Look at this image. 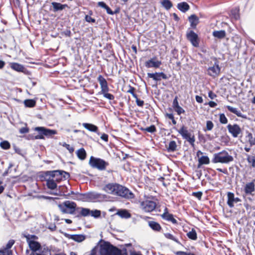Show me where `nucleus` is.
Masks as SVG:
<instances>
[{"instance_id":"1","label":"nucleus","mask_w":255,"mask_h":255,"mask_svg":"<svg viewBox=\"0 0 255 255\" xmlns=\"http://www.w3.org/2000/svg\"><path fill=\"white\" fill-rule=\"evenodd\" d=\"M101 255H128L126 250L122 251L108 242H104L100 246Z\"/></svg>"},{"instance_id":"2","label":"nucleus","mask_w":255,"mask_h":255,"mask_svg":"<svg viewBox=\"0 0 255 255\" xmlns=\"http://www.w3.org/2000/svg\"><path fill=\"white\" fill-rule=\"evenodd\" d=\"M233 157L226 150H223L213 155L212 162L214 163H229L233 161Z\"/></svg>"},{"instance_id":"3","label":"nucleus","mask_w":255,"mask_h":255,"mask_svg":"<svg viewBox=\"0 0 255 255\" xmlns=\"http://www.w3.org/2000/svg\"><path fill=\"white\" fill-rule=\"evenodd\" d=\"M58 207L62 213L71 215L74 214L77 209L76 203L70 200L59 204Z\"/></svg>"},{"instance_id":"4","label":"nucleus","mask_w":255,"mask_h":255,"mask_svg":"<svg viewBox=\"0 0 255 255\" xmlns=\"http://www.w3.org/2000/svg\"><path fill=\"white\" fill-rule=\"evenodd\" d=\"M98 81L101 86V91L100 93L103 95V96L110 100H113L115 99V96L110 93H108L109 88L108 85V83L106 79L101 75H100L98 77Z\"/></svg>"},{"instance_id":"5","label":"nucleus","mask_w":255,"mask_h":255,"mask_svg":"<svg viewBox=\"0 0 255 255\" xmlns=\"http://www.w3.org/2000/svg\"><path fill=\"white\" fill-rule=\"evenodd\" d=\"M34 130L38 131L39 134L35 136V139H44V136L47 137H52L53 135L57 134V131L54 129L47 128L43 127H37L34 128Z\"/></svg>"},{"instance_id":"6","label":"nucleus","mask_w":255,"mask_h":255,"mask_svg":"<svg viewBox=\"0 0 255 255\" xmlns=\"http://www.w3.org/2000/svg\"><path fill=\"white\" fill-rule=\"evenodd\" d=\"M126 199H132L133 194L127 188L118 184L115 195Z\"/></svg>"},{"instance_id":"7","label":"nucleus","mask_w":255,"mask_h":255,"mask_svg":"<svg viewBox=\"0 0 255 255\" xmlns=\"http://www.w3.org/2000/svg\"><path fill=\"white\" fill-rule=\"evenodd\" d=\"M89 164L92 167L97 168L100 170H105L109 164L103 159L93 156L90 157Z\"/></svg>"},{"instance_id":"8","label":"nucleus","mask_w":255,"mask_h":255,"mask_svg":"<svg viewBox=\"0 0 255 255\" xmlns=\"http://www.w3.org/2000/svg\"><path fill=\"white\" fill-rule=\"evenodd\" d=\"M49 175L52 177L55 181L59 183L63 180L67 179L69 177V174L63 170H54L48 171Z\"/></svg>"},{"instance_id":"9","label":"nucleus","mask_w":255,"mask_h":255,"mask_svg":"<svg viewBox=\"0 0 255 255\" xmlns=\"http://www.w3.org/2000/svg\"><path fill=\"white\" fill-rule=\"evenodd\" d=\"M89 202H103L111 200V197L96 192H89Z\"/></svg>"},{"instance_id":"10","label":"nucleus","mask_w":255,"mask_h":255,"mask_svg":"<svg viewBox=\"0 0 255 255\" xmlns=\"http://www.w3.org/2000/svg\"><path fill=\"white\" fill-rule=\"evenodd\" d=\"M177 131L181 135L183 138L188 141L191 145H194L195 141L194 135L189 132L187 127L182 126Z\"/></svg>"},{"instance_id":"11","label":"nucleus","mask_w":255,"mask_h":255,"mask_svg":"<svg viewBox=\"0 0 255 255\" xmlns=\"http://www.w3.org/2000/svg\"><path fill=\"white\" fill-rule=\"evenodd\" d=\"M140 205L142 210L146 212H150L153 211L156 206L155 202L147 200L141 202Z\"/></svg>"},{"instance_id":"12","label":"nucleus","mask_w":255,"mask_h":255,"mask_svg":"<svg viewBox=\"0 0 255 255\" xmlns=\"http://www.w3.org/2000/svg\"><path fill=\"white\" fill-rule=\"evenodd\" d=\"M227 128L229 132L231 134L233 137H238L240 134H242L241 128L238 124H229Z\"/></svg>"},{"instance_id":"13","label":"nucleus","mask_w":255,"mask_h":255,"mask_svg":"<svg viewBox=\"0 0 255 255\" xmlns=\"http://www.w3.org/2000/svg\"><path fill=\"white\" fill-rule=\"evenodd\" d=\"M221 68L219 66V62L216 59V61L213 66H211L207 69L208 74L213 77L218 76L220 73Z\"/></svg>"},{"instance_id":"14","label":"nucleus","mask_w":255,"mask_h":255,"mask_svg":"<svg viewBox=\"0 0 255 255\" xmlns=\"http://www.w3.org/2000/svg\"><path fill=\"white\" fill-rule=\"evenodd\" d=\"M186 37L191 44L195 47H198L199 45L198 35L193 30L187 32Z\"/></svg>"},{"instance_id":"15","label":"nucleus","mask_w":255,"mask_h":255,"mask_svg":"<svg viewBox=\"0 0 255 255\" xmlns=\"http://www.w3.org/2000/svg\"><path fill=\"white\" fill-rule=\"evenodd\" d=\"M255 179L252 182L246 183L244 187V191L246 195H252L255 191Z\"/></svg>"},{"instance_id":"16","label":"nucleus","mask_w":255,"mask_h":255,"mask_svg":"<svg viewBox=\"0 0 255 255\" xmlns=\"http://www.w3.org/2000/svg\"><path fill=\"white\" fill-rule=\"evenodd\" d=\"M148 78H152L155 81H160L162 79H167L168 78L167 75L163 72L155 73H147Z\"/></svg>"},{"instance_id":"17","label":"nucleus","mask_w":255,"mask_h":255,"mask_svg":"<svg viewBox=\"0 0 255 255\" xmlns=\"http://www.w3.org/2000/svg\"><path fill=\"white\" fill-rule=\"evenodd\" d=\"M117 186V183H109L104 187L103 190L109 194L115 195Z\"/></svg>"},{"instance_id":"18","label":"nucleus","mask_w":255,"mask_h":255,"mask_svg":"<svg viewBox=\"0 0 255 255\" xmlns=\"http://www.w3.org/2000/svg\"><path fill=\"white\" fill-rule=\"evenodd\" d=\"M227 196V204L230 208H233L234 206V203H237L240 201L239 198H235L234 194L233 193L228 192Z\"/></svg>"},{"instance_id":"19","label":"nucleus","mask_w":255,"mask_h":255,"mask_svg":"<svg viewBox=\"0 0 255 255\" xmlns=\"http://www.w3.org/2000/svg\"><path fill=\"white\" fill-rule=\"evenodd\" d=\"M154 58L150 59V60L146 61L145 66L147 68H158L161 64V61H155Z\"/></svg>"},{"instance_id":"20","label":"nucleus","mask_w":255,"mask_h":255,"mask_svg":"<svg viewBox=\"0 0 255 255\" xmlns=\"http://www.w3.org/2000/svg\"><path fill=\"white\" fill-rule=\"evenodd\" d=\"M226 108L230 112L235 114L238 117L242 118L243 119H247V116L243 114L240 111L238 110V109L230 106H227Z\"/></svg>"},{"instance_id":"21","label":"nucleus","mask_w":255,"mask_h":255,"mask_svg":"<svg viewBox=\"0 0 255 255\" xmlns=\"http://www.w3.org/2000/svg\"><path fill=\"white\" fill-rule=\"evenodd\" d=\"M76 211L79 213L77 217H87L89 216L91 213V210L89 209L83 207H78Z\"/></svg>"},{"instance_id":"22","label":"nucleus","mask_w":255,"mask_h":255,"mask_svg":"<svg viewBox=\"0 0 255 255\" xmlns=\"http://www.w3.org/2000/svg\"><path fill=\"white\" fill-rule=\"evenodd\" d=\"M32 252L39 251L41 249V245L36 241H32L28 244Z\"/></svg>"},{"instance_id":"23","label":"nucleus","mask_w":255,"mask_h":255,"mask_svg":"<svg viewBox=\"0 0 255 255\" xmlns=\"http://www.w3.org/2000/svg\"><path fill=\"white\" fill-rule=\"evenodd\" d=\"M83 126L88 129V130L92 132H96L97 134L100 135V132H98V128L92 124H89V123H83Z\"/></svg>"},{"instance_id":"24","label":"nucleus","mask_w":255,"mask_h":255,"mask_svg":"<svg viewBox=\"0 0 255 255\" xmlns=\"http://www.w3.org/2000/svg\"><path fill=\"white\" fill-rule=\"evenodd\" d=\"M51 4L53 6L54 12H57L59 10H62L65 7H68V5L66 4H63L59 2H52Z\"/></svg>"},{"instance_id":"25","label":"nucleus","mask_w":255,"mask_h":255,"mask_svg":"<svg viewBox=\"0 0 255 255\" xmlns=\"http://www.w3.org/2000/svg\"><path fill=\"white\" fill-rule=\"evenodd\" d=\"M10 67L13 70L16 71L17 72H24L26 70L22 65H21L17 63H11Z\"/></svg>"},{"instance_id":"26","label":"nucleus","mask_w":255,"mask_h":255,"mask_svg":"<svg viewBox=\"0 0 255 255\" xmlns=\"http://www.w3.org/2000/svg\"><path fill=\"white\" fill-rule=\"evenodd\" d=\"M161 217L163 219L168 221L171 222L173 224H176L177 223V220L174 218L172 214H169L168 212H164L162 215Z\"/></svg>"},{"instance_id":"27","label":"nucleus","mask_w":255,"mask_h":255,"mask_svg":"<svg viewBox=\"0 0 255 255\" xmlns=\"http://www.w3.org/2000/svg\"><path fill=\"white\" fill-rule=\"evenodd\" d=\"M189 21L191 27L195 28L199 22V18L195 14H192L189 17Z\"/></svg>"},{"instance_id":"28","label":"nucleus","mask_w":255,"mask_h":255,"mask_svg":"<svg viewBox=\"0 0 255 255\" xmlns=\"http://www.w3.org/2000/svg\"><path fill=\"white\" fill-rule=\"evenodd\" d=\"M76 195L77 196L74 198V199L84 202H89V192L84 194L77 193Z\"/></svg>"},{"instance_id":"29","label":"nucleus","mask_w":255,"mask_h":255,"mask_svg":"<svg viewBox=\"0 0 255 255\" xmlns=\"http://www.w3.org/2000/svg\"><path fill=\"white\" fill-rule=\"evenodd\" d=\"M148 224L150 228L154 231L159 232L161 230L160 225L157 222L150 221L148 222Z\"/></svg>"},{"instance_id":"30","label":"nucleus","mask_w":255,"mask_h":255,"mask_svg":"<svg viewBox=\"0 0 255 255\" xmlns=\"http://www.w3.org/2000/svg\"><path fill=\"white\" fill-rule=\"evenodd\" d=\"M246 138L248 139V142L250 145V147L255 145V137H253V134L249 131L246 132Z\"/></svg>"},{"instance_id":"31","label":"nucleus","mask_w":255,"mask_h":255,"mask_svg":"<svg viewBox=\"0 0 255 255\" xmlns=\"http://www.w3.org/2000/svg\"><path fill=\"white\" fill-rule=\"evenodd\" d=\"M198 162V167H199L201 165L208 164L210 163V159L207 156H202L199 158Z\"/></svg>"},{"instance_id":"32","label":"nucleus","mask_w":255,"mask_h":255,"mask_svg":"<svg viewBox=\"0 0 255 255\" xmlns=\"http://www.w3.org/2000/svg\"><path fill=\"white\" fill-rule=\"evenodd\" d=\"M117 214L122 218L128 219L131 217L130 214L126 210H120Z\"/></svg>"},{"instance_id":"33","label":"nucleus","mask_w":255,"mask_h":255,"mask_svg":"<svg viewBox=\"0 0 255 255\" xmlns=\"http://www.w3.org/2000/svg\"><path fill=\"white\" fill-rule=\"evenodd\" d=\"M177 8L180 11L185 12L189 9V5L186 2H182L178 4Z\"/></svg>"},{"instance_id":"34","label":"nucleus","mask_w":255,"mask_h":255,"mask_svg":"<svg viewBox=\"0 0 255 255\" xmlns=\"http://www.w3.org/2000/svg\"><path fill=\"white\" fill-rule=\"evenodd\" d=\"M56 181L54 179H49L46 181V185L49 189L53 190L56 188L57 184Z\"/></svg>"},{"instance_id":"35","label":"nucleus","mask_w":255,"mask_h":255,"mask_svg":"<svg viewBox=\"0 0 255 255\" xmlns=\"http://www.w3.org/2000/svg\"><path fill=\"white\" fill-rule=\"evenodd\" d=\"M78 157L81 160H84L86 157V152L84 148H81L76 152Z\"/></svg>"},{"instance_id":"36","label":"nucleus","mask_w":255,"mask_h":255,"mask_svg":"<svg viewBox=\"0 0 255 255\" xmlns=\"http://www.w3.org/2000/svg\"><path fill=\"white\" fill-rule=\"evenodd\" d=\"M231 16L232 18H234L235 20H237L240 18V14H239V8L238 7H236L233 8L231 11Z\"/></svg>"},{"instance_id":"37","label":"nucleus","mask_w":255,"mask_h":255,"mask_svg":"<svg viewBox=\"0 0 255 255\" xmlns=\"http://www.w3.org/2000/svg\"><path fill=\"white\" fill-rule=\"evenodd\" d=\"M71 238L74 241L80 243L85 240V236L83 235H73Z\"/></svg>"},{"instance_id":"38","label":"nucleus","mask_w":255,"mask_h":255,"mask_svg":"<svg viewBox=\"0 0 255 255\" xmlns=\"http://www.w3.org/2000/svg\"><path fill=\"white\" fill-rule=\"evenodd\" d=\"M177 149V144L176 142L172 140L169 142L168 147H167V150L168 152H174Z\"/></svg>"},{"instance_id":"39","label":"nucleus","mask_w":255,"mask_h":255,"mask_svg":"<svg viewBox=\"0 0 255 255\" xmlns=\"http://www.w3.org/2000/svg\"><path fill=\"white\" fill-rule=\"evenodd\" d=\"M161 4L162 6L167 10H169L173 6L171 1L170 0H163L161 1Z\"/></svg>"},{"instance_id":"40","label":"nucleus","mask_w":255,"mask_h":255,"mask_svg":"<svg viewBox=\"0 0 255 255\" xmlns=\"http://www.w3.org/2000/svg\"><path fill=\"white\" fill-rule=\"evenodd\" d=\"M248 162L253 167L255 168V156L246 154Z\"/></svg>"},{"instance_id":"41","label":"nucleus","mask_w":255,"mask_h":255,"mask_svg":"<svg viewBox=\"0 0 255 255\" xmlns=\"http://www.w3.org/2000/svg\"><path fill=\"white\" fill-rule=\"evenodd\" d=\"M24 104L26 107L33 108L36 105V102L33 99H27L24 100Z\"/></svg>"},{"instance_id":"42","label":"nucleus","mask_w":255,"mask_h":255,"mask_svg":"<svg viewBox=\"0 0 255 255\" xmlns=\"http://www.w3.org/2000/svg\"><path fill=\"white\" fill-rule=\"evenodd\" d=\"M214 37L218 38H223L226 36V32L224 30L215 31L213 33Z\"/></svg>"},{"instance_id":"43","label":"nucleus","mask_w":255,"mask_h":255,"mask_svg":"<svg viewBox=\"0 0 255 255\" xmlns=\"http://www.w3.org/2000/svg\"><path fill=\"white\" fill-rule=\"evenodd\" d=\"M187 237L192 240H196L197 239V233L193 229L187 234Z\"/></svg>"},{"instance_id":"44","label":"nucleus","mask_w":255,"mask_h":255,"mask_svg":"<svg viewBox=\"0 0 255 255\" xmlns=\"http://www.w3.org/2000/svg\"><path fill=\"white\" fill-rule=\"evenodd\" d=\"M141 130L143 131H147L148 132L153 133L156 131V128L154 125H151L149 127L142 128Z\"/></svg>"},{"instance_id":"45","label":"nucleus","mask_w":255,"mask_h":255,"mask_svg":"<svg viewBox=\"0 0 255 255\" xmlns=\"http://www.w3.org/2000/svg\"><path fill=\"white\" fill-rule=\"evenodd\" d=\"M0 146L1 148L6 150L10 147V144L8 141L4 140L0 143Z\"/></svg>"},{"instance_id":"46","label":"nucleus","mask_w":255,"mask_h":255,"mask_svg":"<svg viewBox=\"0 0 255 255\" xmlns=\"http://www.w3.org/2000/svg\"><path fill=\"white\" fill-rule=\"evenodd\" d=\"M164 236L167 239L171 240H172V241L175 242L176 243H178L179 244H180V243L178 241V240L175 237H174L173 235H172L171 234H170V233L164 234Z\"/></svg>"},{"instance_id":"47","label":"nucleus","mask_w":255,"mask_h":255,"mask_svg":"<svg viewBox=\"0 0 255 255\" xmlns=\"http://www.w3.org/2000/svg\"><path fill=\"white\" fill-rule=\"evenodd\" d=\"M101 214V211H100V210H91V213H90V215H91V216H92L95 218H99V217H100Z\"/></svg>"},{"instance_id":"48","label":"nucleus","mask_w":255,"mask_h":255,"mask_svg":"<svg viewBox=\"0 0 255 255\" xmlns=\"http://www.w3.org/2000/svg\"><path fill=\"white\" fill-rule=\"evenodd\" d=\"M219 121L222 124H226L228 121L224 114H221L219 115Z\"/></svg>"},{"instance_id":"49","label":"nucleus","mask_w":255,"mask_h":255,"mask_svg":"<svg viewBox=\"0 0 255 255\" xmlns=\"http://www.w3.org/2000/svg\"><path fill=\"white\" fill-rule=\"evenodd\" d=\"M214 127V124L213 122L211 121H207L206 122V129H204V131L206 130H211Z\"/></svg>"},{"instance_id":"50","label":"nucleus","mask_w":255,"mask_h":255,"mask_svg":"<svg viewBox=\"0 0 255 255\" xmlns=\"http://www.w3.org/2000/svg\"><path fill=\"white\" fill-rule=\"evenodd\" d=\"M63 146L64 147H65L67 150H68V151H69L70 153H72L73 152V151L74 150V148L73 146H71L70 144H67L66 143L64 142L63 144Z\"/></svg>"},{"instance_id":"51","label":"nucleus","mask_w":255,"mask_h":255,"mask_svg":"<svg viewBox=\"0 0 255 255\" xmlns=\"http://www.w3.org/2000/svg\"><path fill=\"white\" fill-rule=\"evenodd\" d=\"M11 251H7L4 248L0 250V255H11Z\"/></svg>"},{"instance_id":"52","label":"nucleus","mask_w":255,"mask_h":255,"mask_svg":"<svg viewBox=\"0 0 255 255\" xmlns=\"http://www.w3.org/2000/svg\"><path fill=\"white\" fill-rule=\"evenodd\" d=\"M14 243V241L13 240H10L6 244L5 247H4V248L7 251H9V250L12 247Z\"/></svg>"},{"instance_id":"53","label":"nucleus","mask_w":255,"mask_h":255,"mask_svg":"<svg viewBox=\"0 0 255 255\" xmlns=\"http://www.w3.org/2000/svg\"><path fill=\"white\" fill-rule=\"evenodd\" d=\"M175 111L177 113L178 115H180L181 114L185 113L184 110L180 106L174 109Z\"/></svg>"},{"instance_id":"54","label":"nucleus","mask_w":255,"mask_h":255,"mask_svg":"<svg viewBox=\"0 0 255 255\" xmlns=\"http://www.w3.org/2000/svg\"><path fill=\"white\" fill-rule=\"evenodd\" d=\"M24 238H26L27 243L28 244L29 242L32 241L31 239H35L36 236L35 235H23Z\"/></svg>"},{"instance_id":"55","label":"nucleus","mask_w":255,"mask_h":255,"mask_svg":"<svg viewBox=\"0 0 255 255\" xmlns=\"http://www.w3.org/2000/svg\"><path fill=\"white\" fill-rule=\"evenodd\" d=\"M85 20L88 22L94 23L96 22L95 19L91 17L90 16L86 15L85 16Z\"/></svg>"},{"instance_id":"56","label":"nucleus","mask_w":255,"mask_h":255,"mask_svg":"<svg viewBox=\"0 0 255 255\" xmlns=\"http://www.w3.org/2000/svg\"><path fill=\"white\" fill-rule=\"evenodd\" d=\"M105 9L106 10L107 13L110 15H114L118 12V10L115 12L113 11L109 6H107Z\"/></svg>"},{"instance_id":"57","label":"nucleus","mask_w":255,"mask_h":255,"mask_svg":"<svg viewBox=\"0 0 255 255\" xmlns=\"http://www.w3.org/2000/svg\"><path fill=\"white\" fill-rule=\"evenodd\" d=\"M97 250L98 248L97 247H95L91 250L90 253H87L85 254V255H97Z\"/></svg>"},{"instance_id":"58","label":"nucleus","mask_w":255,"mask_h":255,"mask_svg":"<svg viewBox=\"0 0 255 255\" xmlns=\"http://www.w3.org/2000/svg\"><path fill=\"white\" fill-rule=\"evenodd\" d=\"M192 195L197 198L199 200H200L202 196V192L199 191L197 192H193Z\"/></svg>"},{"instance_id":"59","label":"nucleus","mask_w":255,"mask_h":255,"mask_svg":"<svg viewBox=\"0 0 255 255\" xmlns=\"http://www.w3.org/2000/svg\"><path fill=\"white\" fill-rule=\"evenodd\" d=\"M175 255H195L193 254L187 253L186 252H182V251H178V252H176Z\"/></svg>"},{"instance_id":"60","label":"nucleus","mask_w":255,"mask_h":255,"mask_svg":"<svg viewBox=\"0 0 255 255\" xmlns=\"http://www.w3.org/2000/svg\"><path fill=\"white\" fill-rule=\"evenodd\" d=\"M208 96L211 99L213 100L217 97V95L212 91H210L208 93Z\"/></svg>"},{"instance_id":"61","label":"nucleus","mask_w":255,"mask_h":255,"mask_svg":"<svg viewBox=\"0 0 255 255\" xmlns=\"http://www.w3.org/2000/svg\"><path fill=\"white\" fill-rule=\"evenodd\" d=\"M179 106L178 104V102L177 100V97H175V98L173 100V108L175 109V108Z\"/></svg>"},{"instance_id":"62","label":"nucleus","mask_w":255,"mask_h":255,"mask_svg":"<svg viewBox=\"0 0 255 255\" xmlns=\"http://www.w3.org/2000/svg\"><path fill=\"white\" fill-rule=\"evenodd\" d=\"M136 103L137 105L139 107H143V106L144 105L143 101L139 99H137V100H136Z\"/></svg>"},{"instance_id":"63","label":"nucleus","mask_w":255,"mask_h":255,"mask_svg":"<svg viewBox=\"0 0 255 255\" xmlns=\"http://www.w3.org/2000/svg\"><path fill=\"white\" fill-rule=\"evenodd\" d=\"M29 131V129L26 127L22 128L19 129V132L21 133H27Z\"/></svg>"},{"instance_id":"64","label":"nucleus","mask_w":255,"mask_h":255,"mask_svg":"<svg viewBox=\"0 0 255 255\" xmlns=\"http://www.w3.org/2000/svg\"><path fill=\"white\" fill-rule=\"evenodd\" d=\"M101 138L104 140L105 141H108V134H106V133H103L101 136Z\"/></svg>"}]
</instances>
